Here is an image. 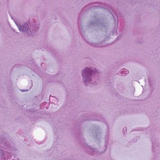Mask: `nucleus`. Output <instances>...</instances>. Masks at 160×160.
<instances>
[{
    "label": "nucleus",
    "instance_id": "1",
    "mask_svg": "<svg viewBox=\"0 0 160 160\" xmlns=\"http://www.w3.org/2000/svg\"><path fill=\"white\" fill-rule=\"evenodd\" d=\"M82 81L86 86L88 83L97 84L99 78V73L95 68L86 67L81 70Z\"/></svg>",
    "mask_w": 160,
    "mask_h": 160
},
{
    "label": "nucleus",
    "instance_id": "2",
    "mask_svg": "<svg viewBox=\"0 0 160 160\" xmlns=\"http://www.w3.org/2000/svg\"><path fill=\"white\" fill-rule=\"evenodd\" d=\"M14 148V147L11 145L10 141L5 138L0 136V153L2 160H8L11 159L12 157L10 153L6 152L4 149L8 150L12 152Z\"/></svg>",
    "mask_w": 160,
    "mask_h": 160
},
{
    "label": "nucleus",
    "instance_id": "3",
    "mask_svg": "<svg viewBox=\"0 0 160 160\" xmlns=\"http://www.w3.org/2000/svg\"><path fill=\"white\" fill-rule=\"evenodd\" d=\"M79 137L76 138L75 141L76 144L78 146H80L82 149H84L88 153L93 155L98 152V150L96 148H92L85 143L84 139L81 136L82 132L81 130L79 131Z\"/></svg>",
    "mask_w": 160,
    "mask_h": 160
},
{
    "label": "nucleus",
    "instance_id": "4",
    "mask_svg": "<svg viewBox=\"0 0 160 160\" xmlns=\"http://www.w3.org/2000/svg\"><path fill=\"white\" fill-rule=\"evenodd\" d=\"M87 120H92L106 123V120L101 115L92 114L85 113L81 117L76 123L77 127H79L82 124L81 123Z\"/></svg>",
    "mask_w": 160,
    "mask_h": 160
},
{
    "label": "nucleus",
    "instance_id": "5",
    "mask_svg": "<svg viewBox=\"0 0 160 160\" xmlns=\"http://www.w3.org/2000/svg\"><path fill=\"white\" fill-rule=\"evenodd\" d=\"M26 66L27 67L30 68L36 73H38L39 72V69L38 68L37 64L34 60L32 58H30V60L27 61V63L25 62H22V63L21 64L18 63L12 67L11 70L16 68H22L23 66Z\"/></svg>",
    "mask_w": 160,
    "mask_h": 160
},
{
    "label": "nucleus",
    "instance_id": "6",
    "mask_svg": "<svg viewBox=\"0 0 160 160\" xmlns=\"http://www.w3.org/2000/svg\"><path fill=\"white\" fill-rule=\"evenodd\" d=\"M18 30L26 34L28 37L33 36V34L32 33V30L31 29L28 24L27 23H25L18 27Z\"/></svg>",
    "mask_w": 160,
    "mask_h": 160
},
{
    "label": "nucleus",
    "instance_id": "7",
    "mask_svg": "<svg viewBox=\"0 0 160 160\" xmlns=\"http://www.w3.org/2000/svg\"><path fill=\"white\" fill-rule=\"evenodd\" d=\"M95 18V20L92 22L90 24V26H97L98 28L106 26L105 23L103 22V20Z\"/></svg>",
    "mask_w": 160,
    "mask_h": 160
},
{
    "label": "nucleus",
    "instance_id": "8",
    "mask_svg": "<svg viewBox=\"0 0 160 160\" xmlns=\"http://www.w3.org/2000/svg\"><path fill=\"white\" fill-rule=\"evenodd\" d=\"M81 13H80L79 14L78 20V30L80 32V33L82 37L84 38V32L82 29V23H81V20L82 19V17L81 16Z\"/></svg>",
    "mask_w": 160,
    "mask_h": 160
},
{
    "label": "nucleus",
    "instance_id": "9",
    "mask_svg": "<svg viewBox=\"0 0 160 160\" xmlns=\"http://www.w3.org/2000/svg\"><path fill=\"white\" fill-rule=\"evenodd\" d=\"M95 132L93 133V138L96 140L98 139L101 138V133L100 132L98 126L94 128Z\"/></svg>",
    "mask_w": 160,
    "mask_h": 160
},
{
    "label": "nucleus",
    "instance_id": "10",
    "mask_svg": "<svg viewBox=\"0 0 160 160\" xmlns=\"http://www.w3.org/2000/svg\"><path fill=\"white\" fill-rule=\"evenodd\" d=\"M86 41L87 43L89 44V45H90L97 48H100L102 47V46L101 45V44L103 42V40H101L99 41L98 43H92L89 41H88L87 40H86Z\"/></svg>",
    "mask_w": 160,
    "mask_h": 160
},
{
    "label": "nucleus",
    "instance_id": "11",
    "mask_svg": "<svg viewBox=\"0 0 160 160\" xmlns=\"http://www.w3.org/2000/svg\"><path fill=\"white\" fill-rule=\"evenodd\" d=\"M64 75V74L60 72L58 73V74H56V75L52 76V78H53V81H56L57 82H58V78H59L60 79H61L62 78H61V77H63V76Z\"/></svg>",
    "mask_w": 160,
    "mask_h": 160
},
{
    "label": "nucleus",
    "instance_id": "12",
    "mask_svg": "<svg viewBox=\"0 0 160 160\" xmlns=\"http://www.w3.org/2000/svg\"><path fill=\"white\" fill-rule=\"evenodd\" d=\"M129 71L127 69H123L118 73V74L120 76H125L128 74Z\"/></svg>",
    "mask_w": 160,
    "mask_h": 160
},
{
    "label": "nucleus",
    "instance_id": "13",
    "mask_svg": "<svg viewBox=\"0 0 160 160\" xmlns=\"http://www.w3.org/2000/svg\"><path fill=\"white\" fill-rule=\"evenodd\" d=\"M151 141H152V151L153 153H154L156 152L154 150L155 149L154 144L156 145L157 146V144H156V143L155 142L156 141H154V140L152 139H151Z\"/></svg>",
    "mask_w": 160,
    "mask_h": 160
},
{
    "label": "nucleus",
    "instance_id": "14",
    "mask_svg": "<svg viewBox=\"0 0 160 160\" xmlns=\"http://www.w3.org/2000/svg\"><path fill=\"white\" fill-rule=\"evenodd\" d=\"M39 28V27L38 26H37L36 27L34 28V30L35 32H37L38 31Z\"/></svg>",
    "mask_w": 160,
    "mask_h": 160
},
{
    "label": "nucleus",
    "instance_id": "15",
    "mask_svg": "<svg viewBox=\"0 0 160 160\" xmlns=\"http://www.w3.org/2000/svg\"><path fill=\"white\" fill-rule=\"evenodd\" d=\"M95 3H91V4H89L88 6H87L85 8H84V9H85L86 8H87L88 7H89L90 6H92H92H94V5H93Z\"/></svg>",
    "mask_w": 160,
    "mask_h": 160
},
{
    "label": "nucleus",
    "instance_id": "16",
    "mask_svg": "<svg viewBox=\"0 0 160 160\" xmlns=\"http://www.w3.org/2000/svg\"><path fill=\"white\" fill-rule=\"evenodd\" d=\"M14 22H15L16 24L17 25V27H18H18L19 26H21V25L20 24L19 22H17L15 21Z\"/></svg>",
    "mask_w": 160,
    "mask_h": 160
},
{
    "label": "nucleus",
    "instance_id": "17",
    "mask_svg": "<svg viewBox=\"0 0 160 160\" xmlns=\"http://www.w3.org/2000/svg\"><path fill=\"white\" fill-rule=\"evenodd\" d=\"M127 128L126 127H125L123 128V132L124 133V134H125L126 131V132H127Z\"/></svg>",
    "mask_w": 160,
    "mask_h": 160
},
{
    "label": "nucleus",
    "instance_id": "18",
    "mask_svg": "<svg viewBox=\"0 0 160 160\" xmlns=\"http://www.w3.org/2000/svg\"><path fill=\"white\" fill-rule=\"evenodd\" d=\"M105 147H106V148H105V150H106V148H106V146H107V144H108V142H107V141H105Z\"/></svg>",
    "mask_w": 160,
    "mask_h": 160
},
{
    "label": "nucleus",
    "instance_id": "19",
    "mask_svg": "<svg viewBox=\"0 0 160 160\" xmlns=\"http://www.w3.org/2000/svg\"><path fill=\"white\" fill-rule=\"evenodd\" d=\"M108 130H109L108 126V125H107V131L108 132V134H107L108 136Z\"/></svg>",
    "mask_w": 160,
    "mask_h": 160
},
{
    "label": "nucleus",
    "instance_id": "20",
    "mask_svg": "<svg viewBox=\"0 0 160 160\" xmlns=\"http://www.w3.org/2000/svg\"><path fill=\"white\" fill-rule=\"evenodd\" d=\"M21 91H22L23 92H26V91H28V90H20Z\"/></svg>",
    "mask_w": 160,
    "mask_h": 160
},
{
    "label": "nucleus",
    "instance_id": "21",
    "mask_svg": "<svg viewBox=\"0 0 160 160\" xmlns=\"http://www.w3.org/2000/svg\"><path fill=\"white\" fill-rule=\"evenodd\" d=\"M12 160H19L18 158L15 157V159H13Z\"/></svg>",
    "mask_w": 160,
    "mask_h": 160
},
{
    "label": "nucleus",
    "instance_id": "22",
    "mask_svg": "<svg viewBox=\"0 0 160 160\" xmlns=\"http://www.w3.org/2000/svg\"><path fill=\"white\" fill-rule=\"evenodd\" d=\"M112 16L113 17V18H114V20H115V18H114V15H113L112 14Z\"/></svg>",
    "mask_w": 160,
    "mask_h": 160
},
{
    "label": "nucleus",
    "instance_id": "23",
    "mask_svg": "<svg viewBox=\"0 0 160 160\" xmlns=\"http://www.w3.org/2000/svg\"><path fill=\"white\" fill-rule=\"evenodd\" d=\"M13 31H14L15 32H15V31L14 30V29H13Z\"/></svg>",
    "mask_w": 160,
    "mask_h": 160
},
{
    "label": "nucleus",
    "instance_id": "24",
    "mask_svg": "<svg viewBox=\"0 0 160 160\" xmlns=\"http://www.w3.org/2000/svg\"><path fill=\"white\" fill-rule=\"evenodd\" d=\"M32 80H31V82H32Z\"/></svg>",
    "mask_w": 160,
    "mask_h": 160
},
{
    "label": "nucleus",
    "instance_id": "25",
    "mask_svg": "<svg viewBox=\"0 0 160 160\" xmlns=\"http://www.w3.org/2000/svg\"><path fill=\"white\" fill-rule=\"evenodd\" d=\"M42 64H43V63H42V64H41V66L42 67Z\"/></svg>",
    "mask_w": 160,
    "mask_h": 160
},
{
    "label": "nucleus",
    "instance_id": "26",
    "mask_svg": "<svg viewBox=\"0 0 160 160\" xmlns=\"http://www.w3.org/2000/svg\"><path fill=\"white\" fill-rule=\"evenodd\" d=\"M106 134H107V133H106ZM107 134H106V137H107Z\"/></svg>",
    "mask_w": 160,
    "mask_h": 160
},
{
    "label": "nucleus",
    "instance_id": "27",
    "mask_svg": "<svg viewBox=\"0 0 160 160\" xmlns=\"http://www.w3.org/2000/svg\"><path fill=\"white\" fill-rule=\"evenodd\" d=\"M149 83H150V80H149Z\"/></svg>",
    "mask_w": 160,
    "mask_h": 160
},
{
    "label": "nucleus",
    "instance_id": "28",
    "mask_svg": "<svg viewBox=\"0 0 160 160\" xmlns=\"http://www.w3.org/2000/svg\"><path fill=\"white\" fill-rule=\"evenodd\" d=\"M118 37H117V39H118Z\"/></svg>",
    "mask_w": 160,
    "mask_h": 160
},
{
    "label": "nucleus",
    "instance_id": "29",
    "mask_svg": "<svg viewBox=\"0 0 160 160\" xmlns=\"http://www.w3.org/2000/svg\"><path fill=\"white\" fill-rule=\"evenodd\" d=\"M159 13L160 14V11H159Z\"/></svg>",
    "mask_w": 160,
    "mask_h": 160
}]
</instances>
